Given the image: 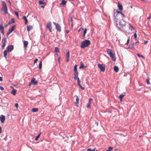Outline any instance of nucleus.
<instances>
[{
  "instance_id": "nucleus-1",
  "label": "nucleus",
  "mask_w": 151,
  "mask_h": 151,
  "mask_svg": "<svg viewBox=\"0 0 151 151\" xmlns=\"http://www.w3.org/2000/svg\"><path fill=\"white\" fill-rule=\"evenodd\" d=\"M116 16L115 19L116 22V26L119 28H122L123 30H125V22L122 19L123 17H125L122 12L117 11Z\"/></svg>"
},
{
  "instance_id": "nucleus-2",
  "label": "nucleus",
  "mask_w": 151,
  "mask_h": 151,
  "mask_svg": "<svg viewBox=\"0 0 151 151\" xmlns=\"http://www.w3.org/2000/svg\"><path fill=\"white\" fill-rule=\"evenodd\" d=\"M91 44V41L89 40H86L81 42V47L82 48H84L87 47Z\"/></svg>"
},
{
  "instance_id": "nucleus-3",
  "label": "nucleus",
  "mask_w": 151,
  "mask_h": 151,
  "mask_svg": "<svg viewBox=\"0 0 151 151\" xmlns=\"http://www.w3.org/2000/svg\"><path fill=\"white\" fill-rule=\"evenodd\" d=\"M107 52L111 58L112 60L113 61H115L116 58H115L114 54L113 53L112 50L110 49H108L107 50Z\"/></svg>"
},
{
  "instance_id": "nucleus-4",
  "label": "nucleus",
  "mask_w": 151,
  "mask_h": 151,
  "mask_svg": "<svg viewBox=\"0 0 151 151\" xmlns=\"http://www.w3.org/2000/svg\"><path fill=\"white\" fill-rule=\"evenodd\" d=\"M2 6L3 11L5 14L7 13V8L6 3L4 1L2 2Z\"/></svg>"
},
{
  "instance_id": "nucleus-5",
  "label": "nucleus",
  "mask_w": 151,
  "mask_h": 151,
  "mask_svg": "<svg viewBox=\"0 0 151 151\" xmlns=\"http://www.w3.org/2000/svg\"><path fill=\"white\" fill-rule=\"evenodd\" d=\"M53 24L55 26V28L56 29L58 32H60L61 31V28L60 26L58 23H56L55 22H53Z\"/></svg>"
},
{
  "instance_id": "nucleus-6",
  "label": "nucleus",
  "mask_w": 151,
  "mask_h": 151,
  "mask_svg": "<svg viewBox=\"0 0 151 151\" xmlns=\"http://www.w3.org/2000/svg\"><path fill=\"white\" fill-rule=\"evenodd\" d=\"M98 67L101 69V70L102 72H104L105 70V66L104 65L98 64Z\"/></svg>"
},
{
  "instance_id": "nucleus-7",
  "label": "nucleus",
  "mask_w": 151,
  "mask_h": 151,
  "mask_svg": "<svg viewBox=\"0 0 151 151\" xmlns=\"http://www.w3.org/2000/svg\"><path fill=\"white\" fill-rule=\"evenodd\" d=\"M38 83V82L35 81V79L33 78L31 81V83L29 84V86H30L31 85H36Z\"/></svg>"
},
{
  "instance_id": "nucleus-8",
  "label": "nucleus",
  "mask_w": 151,
  "mask_h": 151,
  "mask_svg": "<svg viewBox=\"0 0 151 151\" xmlns=\"http://www.w3.org/2000/svg\"><path fill=\"white\" fill-rule=\"evenodd\" d=\"M47 27L48 28L50 32H52V24L50 22H49L47 24Z\"/></svg>"
},
{
  "instance_id": "nucleus-9",
  "label": "nucleus",
  "mask_w": 151,
  "mask_h": 151,
  "mask_svg": "<svg viewBox=\"0 0 151 151\" xmlns=\"http://www.w3.org/2000/svg\"><path fill=\"white\" fill-rule=\"evenodd\" d=\"M14 49L13 46L12 45H9L7 47V51L8 52H10Z\"/></svg>"
},
{
  "instance_id": "nucleus-10",
  "label": "nucleus",
  "mask_w": 151,
  "mask_h": 151,
  "mask_svg": "<svg viewBox=\"0 0 151 151\" xmlns=\"http://www.w3.org/2000/svg\"><path fill=\"white\" fill-rule=\"evenodd\" d=\"M15 27V25L12 26L11 28L9 29V31L7 33V35H9L10 33L12 32L14 30V28Z\"/></svg>"
},
{
  "instance_id": "nucleus-11",
  "label": "nucleus",
  "mask_w": 151,
  "mask_h": 151,
  "mask_svg": "<svg viewBox=\"0 0 151 151\" xmlns=\"http://www.w3.org/2000/svg\"><path fill=\"white\" fill-rule=\"evenodd\" d=\"M5 119V116L3 115H1L0 116V120L1 123H4Z\"/></svg>"
},
{
  "instance_id": "nucleus-12",
  "label": "nucleus",
  "mask_w": 151,
  "mask_h": 151,
  "mask_svg": "<svg viewBox=\"0 0 151 151\" xmlns=\"http://www.w3.org/2000/svg\"><path fill=\"white\" fill-rule=\"evenodd\" d=\"M0 31L3 35H4V27L3 24H1L0 25Z\"/></svg>"
},
{
  "instance_id": "nucleus-13",
  "label": "nucleus",
  "mask_w": 151,
  "mask_h": 151,
  "mask_svg": "<svg viewBox=\"0 0 151 151\" xmlns=\"http://www.w3.org/2000/svg\"><path fill=\"white\" fill-rule=\"evenodd\" d=\"M4 41L3 43V45H2V46H1V48L2 49H4V47H5V43H6V38H4Z\"/></svg>"
},
{
  "instance_id": "nucleus-14",
  "label": "nucleus",
  "mask_w": 151,
  "mask_h": 151,
  "mask_svg": "<svg viewBox=\"0 0 151 151\" xmlns=\"http://www.w3.org/2000/svg\"><path fill=\"white\" fill-rule=\"evenodd\" d=\"M27 30L28 32H29L33 28V27L31 25H28L27 26Z\"/></svg>"
},
{
  "instance_id": "nucleus-15",
  "label": "nucleus",
  "mask_w": 151,
  "mask_h": 151,
  "mask_svg": "<svg viewBox=\"0 0 151 151\" xmlns=\"http://www.w3.org/2000/svg\"><path fill=\"white\" fill-rule=\"evenodd\" d=\"M74 78L75 80H76L78 79V73H74Z\"/></svg>"
},
{
  "instance_id": "nucleus-16",
  "label": "nucleus",
  "mask_w": 151,
  "mask_h": 151,
  "mask_svg": "<svg viewBox=\"0 0 151 151\" xmlns=\"http://www.w3.org/2000/svg\"><path fill=\"white\" fill-rule=\"evenodd\" d=\"M118 7L119 10L122 11L123 9V6L122 4H120L119 3H118Z\"/></svg>"
},
{
  "instance_id": "nucleus-17",
  "label": "nucleus",
  "mask_w": 151,
  "mask_h": 151,
  "mask_svg": "<svg viewBox=\"0 0 151 151\" xmlns=\"http://www.w3.org/2000/svg\"><path fill=\"white\" fill-rule=\"evenodd\" d=\"M23 44L24 47H27L28 45V42L27 41H23Z\"/></svg>"
},
{
  "instance_id": "nucleus-18",
  "label": "nucleus",
  "mask_w": 151,
  "mask_h": 151,
  "mask_svg": "<svg viewBox=\"0 0 151 151\" xmlns=\"http://www.w3.org/2000/svg\"><path fill=\"white\" fill-rule=\"evenodd\" d=\"M39 3L40 4H43L44 5H46V4L43 0H40Z\"/></svg>"
},
{
  "instance_id": "nucleus-19",
  "label": "nucleus",
  "mask_w": 151,
  "mask_h": 151,
  "mask_svg": "<svg viewBox=\"0 0 151 151\" xmlns=\"http://www.w3.org/2000/svg\"><path fill=\"white\" fill-rule=\"evenodd\" d=\"M17 90L15 89H13L11 92V93L14 95H15L16 93Z\"/></svg>"
},
{
  "instance_id": "nucleus-20",
  "label": "nucleus",
  "mask_w": 151,
  "mask_h": 151,
  "mask_svg": "<svg viewBox=\"0 0 151 151\" xmlns=\"http://www.w3.org/2000/svg\"><path fill=\"white\" fill-rule=\"evenodd\" d=\"M114 70L116 72H117L119 70V68L116 66H115L114 67Z\"/></svg>"
},
{
  "instance_id": "nucleus-21",
  "label": "nucleus",
  "mask_w": 151,
  "mask_h": 151,
  "mask_svg": "<svg viewBox=\"0 0 151 151\" xmlns=\"http://www.w3.org/2000/svg\"><path fill=\"white\" fill-rule=\"evenodd\" d=\"M66 1L65 0H62L61 2L60 3V5H65L66 4Z\"/></svg>"
},
{
  "instance_id": "nucleus-22",
  "label": "nucleus",
  "mask_w": 151,
  "mask_h": 151,
  "mask_svg": "<svg viewBox=\"0 0 151 151\" xmlns=\"http://www.w3.org/2000/svg\"><path fill=\"white\" fill-rule=\"evenodd\" d=\"M23 19H24L25 21V24H26L28 22V20H27V18H26V16H23Z\"/></svg>"
},
{
  "instance_id": "nucleus-23",
  "label": "nucleus",
  "mask_w": 151,
  "mask_h": 151,
  "mask_svg": "<svg viewBox=\"0 0 151 151\" xmlns=\"http://www.w3.org/2000/svg\"><path fill=\"white\" fill-rule=\"evenodd\" d=\"M7 50H5L4 51V55L6 59L7 58L6 56H7Z\"/></svg>"
},
{
  "instance_id": "nucleus-24",
  "label": "nucleus",
  "mask_w": 151,
  "mask_h": 151,
  "mask_svg": "<svg viewBox=\"0 0 151 151\" xmlns=\"http://www.w3.org/2000/svg\"><path fill=\"white\" fill-rule=\"evenodd\" d=\"M77 65H75L74 67V71H75L74 73H78L77 70Z\"/></svg>"
},
{
  "instance_id": "nucleus-25",
  "label": "nucleus",
  "mask_w": 151,
  "mask_h": 151,
  "mask_svg": "<svg viewBox=\"0 0 151 151\" xmlns=\"http://www.w3.org/2000/svg\"><path fill=\"white\" fill-rule=\"evenodd\" d=\"M32 111L33 112H35L38 111L37 108H33L32 109Z\"/></svg>"
},
{
  "instance_id": "nucleus-26",
  "label": "nucleus",
  "mask_w": 151,
  "mask_h": 151,
  "mask_svg": "<svg viewBox=\"0 0 151 151\" xmlns=\"http://www.w3.org/2000/svg\"><path fill=\"white\" fill-rule=\"evenodd\" d=\"M129 47L130 48L134 49L135 48L134 43H133L132 44H130L129 45Z\"/></svg>"
},
{
  "instance_id": "nucleus-27",
  "label": "nucleus",
  "mask_w": 151,
  "mask_h": 151,
  "mask_svg": "<svg viewBox=\"0 0 151 151\" xmlns=\"http://www.w3.org/2000/svg\"><path fill=\"white\" fill-rule=\"evenodd\" d=\"M139 44V42L138 41L136 42L135 43H134V45L135 47H136V48H138V45Z\"/></svg>"
},
{
  "instance_id": "nucleus-28",
  "label": "nucleus",
  "mask_w": 151,
  "mask_h": 151,
  "mask_svg": "<svg viewBox=\"0 0 151 151\" xmlns=\"http://www.w3.org/2000/svg\"><path fill=\"white\" fill-rule=\"evenodd\" d=\"M91 101L87 103L86 106L88 108H90L91 107Z\"/></svg>"
},
{
  "instance_id": "nucleus-29",
  "label": "nucleus",
  "mask_w": 151,
  "mask_h": 151,
  "mask_svg": "<svg viewBox=\"0 0 151 151\" xmlns=\"http://www.w3.org/2000/svg\"><path fill=\"white\" fill-rule=\"evenodd\" d=\"M79 99L78 96H76V101L75 102V103L76 104H78L79 103Z\"/></svg>"
},
{
  "instance_id": "nucleus-30",
  "label": "nucleus",
  "mask_w": 151,
  "mask_h": 151,
  "mask_svg": "<svg viewBox=\"0 0 151 151\" xmlns=\"http://www.w3.org/2000/svg\"><path fill=\"white\" fill-rule=\"evenodd\" d=\"M137 55L139 58L141 57L144 59H145V57L142 55L139 54L138 53H137Z\"/></svg>"
},
{
  "instance_id": "nucleus-31",
  "label": "nucleus",
  "mask_w": 151,
  "mask_h": 151,
  "mask_svg": "<svg viewBox=\"0 0 151 151\" xmlns=\"http://www.w3.org/2000/svg\"><path fill=\"white\" fill-rule=\"evenodd\" d=\"M129 29H131V30L134 29V28L133 26L130 24H129Z\"/></svg>"
},
{
  "instance_id": "nucleus-32",
  "label": "nucleus",
  "mask_w": 151,
  "mask_h": 151,
  "mask_svg": "<svg viewBox=\"0 0 151 151\" xmlns=\"http://www.w3.org/2000/svg\"><path fill=\"white\" fill-rule=\"evenodd\" d=\"M150 80V78L149 77H147L146 80V82L147 85H149L150 84V82L149 81Z\"/></svg>"
},
{
  "instance_id": "nucleus-33",
  "label": "nucleus",
  "mask_w": 151,
  "mask_h": 151,
  "mask_svg": "<svg viewBox=\"0 0 151 151\" xmlns=\"http://www.w3.org/2000/svg\"><path fill=\"white\" fill-rule=\"evenodd\" d=\"M77 80H78V84L79 86H81V85L80 84L81 81L80 80V79L79 78H78Z\"/></svg>"
},
{
  "instance_id": "nucleus-34",
  "label": "nucleus",
  "mask_w": 151,
  "mask_h": 151,
  "mask_svg": "<svg viewBox=\"0 0 151 151\" xmlns=\"http://www.w3.org/2000/svg\"><path fill=\"white\" fill-rule=\"evenodd\" d=\"M42 68V62L41 61H40L39 64V68L41 69Z\"/></svg>"
},
{
  "instance_id": "nucleus-35",
  "label": "nucleus",
  "mask_w": 151,
  "mask_h": 151,
  "mask_svg": "<svg viewBox=\"0 0 151 151\" xmlns=\"http://www.w3.org/2000/svg\"><path fill=\"white\" fill-rule=\"evenodd\" d=\"M87 29H84V32H83V37H85L86 34L87 32Z\"/></svg>"
},
{
  "instance_id": "nucleus-36",
  "label": "nucleus",
  "mask_w": 151,
  "mask_h": 151,
  "mask_svg": "<svg viewBox=\"0 0 151 151\" xmlns=\"http://www.w3.org/2000/svg\"><path fill=\"white\" fill-rule=\"evenodd\" d=\"M125 95L124 94H121L119 95V98H122L123 99V98L125 96Z\"/></svg>"
},
{
  "instance_id": "nucleus-37",
  "label": "nucleus",
  "mask_w": 151,
  "mask_h": 151,
  "mask_svg": "<svg viewBox=\"0 0 151 151\" xmlns=\"http://www.w3.org/2000/svg\"><path fill=\"white\" fill-rule=\"evenodd\" d=\"M41 134V132H40L35 138V140H38V139L40 137V134Z\"/></svg>"
},
{
  "instance_id": "nucleus-38",
  "label": "nucleus",
  "mask_w": 151,
  "mask_h": 151,
  "mask_svg": "<svg viewBox=\"0 0 151 151\" xmlns=\"http://www.w3.org/2000/svg\"><path fill=\"white\" fill-rule=\"evenodd\" d=\"M66 55L67 56V57H70V53L68 50L67 51Z\"/></svg>"
},
{
  "instance_id": "nucleus-39",
  "label": "nucleus",
  "mask_w": 151,
  "mask_h": 151,
  "mask_svg": "<svg viewBox=\"0 0 151 151\" xmlns=\"http://www.w3.org/2000/svg\"><path fill=\"white\" fill-rule=\"evenodd\" d=\"M113 149V147H109L108 149L106 150V151H111Z\"/></svg>"
},
{
  "instance_id": "nucleus-40",
  "label": "nucleus",
  "mask_w": 151,
  "mask_h": 151,
  "mask_svg": "<svg viewBox=\"0 0 151 151\" xmlns=\"http://www.w3.org/2000/svg\"><path fill=\"white\" fill-rule=\"evenodd\" d=\"M55 51L56 52H59V49L57 47H56L55 48Z\"/></svg>"
},
{
  "instance_id": "nucleus-41",
  "label": "nucleus",
  "mask_w": 151,
  "mask_h": 151,
  "mask_svg": "<svg viewBox=\"0 0 151 151\" xmlns=\"http://www.w3.org/2000/svg\"><path fill=\"white\" fill-rule=\"evenodd\" d=\"M10 22H11L12 24L14 23V19L13 18H12Z\"/></svg>"
},
{
  "instance_id": "nucleus-42",
  "label": "nucleus",
  "mask_w": 151,
  "mask_h": 151,
  "mask_svg": "<svg viewBox=\"0 0 151 151\" xmlns=\"http://www.w3.org/2000/svg\"><path fill=\"white\" fill-rule=\"evenodd\" d=\"M134 38L135 39V40H136L137 39V35L136 33V32H135V33L134 34Z\"/></svg>"
},
{
  "instance_id": "nucleus-43",
  "label": "nucleus",
  "mask_w": 151,
  "mask_h": 151,
  "mask_svg": "<svg viewBox=\"0 0 151 151\" xmlns=\"http://www.w3.org/2000/svg\"><path fill=\"white\" fill-rule=\"evenodd\" d=\"M96 149L95 148L93 150H92L90 148H89L87 151H95Z\"/></svg>"
},
{
  "instance_id": "nucleus-44",
  "label": "nucleus",
  "mask_w": 151,
  "mask_h": 151,
  "mask_svg": "<svg viewBox=\"0 0 151 151\" xmlns=\"http://www.w3.org/2000/svg\"><path fill=\"white\" fill-rule=\"evenodd\" d=\"M99 123L97 121H95V124L94 126H97L98 125Z\"/></svg>"
},
{
  "instance_id": "nucleus-45",
  "label": "nucleus",
  "mask_w": 151,
  "mask_h": 151,
  "mask_svg": "<svg viewBox=\"0 0 151 151\" xmlns=\"http://www.w3.org/2000/svg\"><path fill=\"white\" fill-rule=\"evenodd\" d=\"M14 13L16 15V16H17V17L18 18H19V14H18V12H16V11H15L14 12Z\"/></svg>"
},
{
  "instance_id": "nucleus-46",
  "label": "nucleus",
  "mask_w": 151,
  "mask_h": 151,
  "mask_svg": "<svg viewBox=\"0 0 151 151\" xmlns=\"http://www.w3.org/2000/svg\"><path fill=\"white\" fill-rule=\"evenodd\" d=\"M85 67V65L83 64H81V66L79 68L80 69L82 68Z\"/></svg>"
},
{
  "instance_id": "nucleus-47",
  "label": "nucleus",
  "mask_w": 151,
  "mask_h": 151,
  "mask_svg": "<svg viewBox=\"0 0 151 151\" xmlns=\"http://www.w3.org/2000/svg\"><path fill=\"white\" fill-rule=\"evenodd\" d=\"M70 21H71V26L72 27H73V20L71 18Z\"/></svg>"
},
{
  "instance_id": "nucleus-48",
  "label": "nucleus",
  "mask_w": 151,
  "mask_h": 151,
  "mask_svg": "<svg viewBox=\"0 0 151 151\" xmlns=\"http://www.w3.org/2000/svg\"><path fill=\"white\" fill-rule=\"evenodd\" d=\"M129 41H130V39H129V38L128 39V40H127V45H128L129 43Z\"/></svg>"
},
{
  "instance_id": "nucleus-49",
  "label": "nucleus",
  "mask_w": 151,
  "mask_h": 151,
  "mask_svg": "<svg viewBox=\"0 0 151 151\" xmlns=\"http://www.w3.org/2000/svg\"><path fill=\"white\" fill-rule=\"evenodd\" d=\"M84 30V29L82 28H81L78 30V32H80L81 31H82L83 30Z\"/></svg>"
},
{
  "instance_id": "nucleus-50",
  "label": "nucleus",
  "mask_w": 151,
  "mask_h": 151,
  "mask_svg": "<svg viewBox=\"0 0 151 151\" xmlns=\"http://www.w3.org/2000/svg\"><path fill=\"white\" fill-rule=\"evenodd\" d=\"M38 60V59L37 58H36L35 60H34V64Z\"/></svg>"
},
{
  "instance_id": "nucleus-51",
  "label": "nucleus",
  "mask_w": 151,
  "mask_h": 151,
  "mask_svg": "<svg viewBox=\"0 0 151 151\" xmlns=\"http://www.w3.org/2000/svg\"><path fill=\"white\" fill-rule=\"evenodd\" d=\"M18 103H16L15 105V106L16 108H18Z\"/></svg>"
},
{
  "instance_id": "nucleus-52",
  "label": "nucleus",
  "mask_w": 151,
  "mask_h": 151,
  "mask_svg": "<svg viewBox=\"0 0 151 151\" xmlns=\"http://www.w3.org/2000/svg\"><path fill=\"white\" fill-rule=\"evenodd\" d=\"M0 88L2 91H3L4 89V88L1 86H0Z\"/></svg>"
},
{
  "instance_id": "nucleus-53",
  "label": "nucleus",
  "mask_w": 151,
  "mask_h": 151,
  "mask_svg": "<svg viewBox=\"0 0 151 151\" xmlns=\"http://www.w3.org/2000/svg\"><path fill=\"white\" fill-rule=\"evenodd\" d=\"M67 59L66 61V62H68L69 61L70 57H67Z\"/></svg>"
},
{
  "instance_id": "nucleus-54",
  "label": "nucleus",
  "mask_w": 151,
  "mask_h": 151,
  "mask_svg": "<svg viewBox=\"0 0 151 151\" xmlns=\"http://www.w3.org/2000/svg\"><path fill=\"white\" fill-rule=\"evenodd\" d=\"M2 132V128L0 126V134Z\"/></svg>"
},
{
  "instance_id": "nucleus-55",
  "label": "nucleus",
  "mask_w": 151,
  "mask_h": 151,
  "mask_svg": "<svg viewBox=\"0 0 151 151\" xmlns=\"http://www.w3.org/2000/svg\"><path fill=\"white\" fill-rule=\"evenodd\" d=\"M79 86L81 87V88L82 90H84L85 89L84 87H82L81 85V86Z\"/></svg>"
},
{
  "instance_id": "nucleus-56",
  "label": "nucleus",
  "mask_w": 151,
  "mask_h": 151,
  "mask_svg": "<svg viewBox=\"0 0 151 151\" xmlns=\"http://www.w3.org/2000/svg\"><path fill=\"white\" fill-rule=\"evenodd\" d=\"M151 18V17L150 16H149V17H147V19H149Z\"/></svg>"
},
{
  "instance_id": "nucleus-57",
  "label": "nucleus",
  "mask_w": 151,
  "mask_h": 151,
  "mask_svg": "<svg viewBox=\"0 0 151 151\" xmlns=\"http://www.w3.org/2000/svg\"><path fill=\"white\" fill-rule=\"evenodd\" d=\"M2 81V77H0V81Z\"/></svg>"
},
{
  "instance_id": "nucleus-58",
  "label": "nucleus",
  "mask_w": 151,
  "mask_h": 151,
  "mask_svg": "<svg viewBox=\"0 0 151 151\" xmlns=\"http://www.w3.org/2000/svg\"><path fill=\"white\" fill-rule=\"evenodd\" d=\"M148 42L147 41H145L144 42V43L145 44H146Z\"/></svg>"
},
{
  "instance_id": "nucleus-59",
  "label": "nucleus",
  "mask_w": 151,
  "mask_h": 151,
  "mask_svg": "<svg viewBox=\"0 0 151 151\" xmlns=\"http://www.w3.org/2000/svg\"><path fill=\"white\" fill-rule=\"evenodd\" d=\"M11 24H12L11 22H10V21H9V22H8V23L7 25H9Z\"/></svg>"
},
{
  "instance_id": "nucleus-60",
  "label": "nucleus",
  "mask_w": 151,
  "mask_h": 151,
  "mask_svg": "<svg viewBox=\"0 0 151 151\" xmlns=\"http://www.w3.org/2000/svg\"><path fill=\"white\" fill-rule=\"evenodd\" d=\"M45 5H43V6H41V7H42V8H44V6Z\"/></svg>"
},
{
  "instance_id": "nucleus-61",
  "label": "nucleus",
  "mask_w": 151,
  "mask_h": 151,
  "mask_svg": "<svg viewBox=\"0 0 151 151\" xmlns=\"http://www.w3.org/2000/svg\"><path fill=\"white\" fill-rule=\"evenodd\" d=\"M92 100V98H90L89 99V101H91Z\"/></svg>"
},
{
  "instance_id": "nucleus-62",
  "label": "nucleus",
  "mask_w": 151,
  "mask_h": 151,
  "mask_svg": "<svg viewBox=\"0 0 151 151\" xmlns=\"http://www.w3.org/2000/svg\"><path fill=\"white\" fill-rule=\"evenodd\" d=\"M115 151H120L118 149H116L115 150Z\"/></svg>"
},
{
  "instance_id": "nucleus-63",
  "label": "nucleus",
  "mask_w": 151,
  "mask_h": 151,
  "mask_svg": "<svg viewBox=\"0 0 151 151\" xmlns=\"http://www.w3.org/2000/svg\"><path fill=\"white\" fill-rule=\"evenodd\" d=\"M120 99V101H122V98H119Z\"/></svg>"
},
{
  "instance_id": "nucleus-64",
  "label": "nucleus",
  "mask_w": 151,
  "mask_h": 151,
  "mask_svg": "<svg viewBox=\"0 0 151 151\" xmlns=\"http://www.w3.org/2000/svg\"><path fill=\"white\" fill-rule=\"evenodd\" d=\"M8 2H9V4H11V2L10 1H8Z\"/></svg>"
}]
</instances>
